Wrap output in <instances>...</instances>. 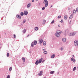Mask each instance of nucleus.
<instances>
[{"label": "nucleus", "mask_w": 78, "mask_h": 78, "mask_svg": "<svg viewBox=\"0 0 78 78\" xmlns=\"http://www.w3.org/2000/svg\"><path fill=\"white\" fill-rule=\"evenodd\" d=\"M74 45L75 46H77L78 45V41H75L74 42Z\"/></svg>", "instance_id": "7ed1b4c3"}, {"label": "nucleus", "mask_w": 78, "mask_h": 78, "mask_svg": "<svg viewBox=\"0 0 78 78\" xmlns=\"http://www.w3.org/2000/svg\"><path fill=\"white\" fill-rule=\"evenodd\" d=\"M30 36V34H28V35L27 36V37H28Z\"/></svg>", "instance_id": "a18cd8bd"}, {"label": "nucleus", "mask_w": 78, "mask_h": 78, "mask_svg": "<svg viewBox=\"0 0 78 78\" xmlns=\"http://www.w3.org/2000/svg\"><path fill=\"white\" fill-rule=\"evenodd\" d=\"M40 14H42V12H40Z\"/></svg>", "instance_id": "37998d69"}, {"label": "nucleus", "mask_w": 78, "mask_h": 78, "mask_svg": "<svg viewBox=\"0 0 78 78\" xmlns=\"http://www.w3.org/2000/svg\"><path fill=\"white\" fill-rule=\"evenodd\" d=\"M43 44L44 45H46V42L45 41H44L43 42Z\"/></svg>", "instance_id": "bb28decb"}, {"label": "nucleus", "mask_w": 78, "mask_h": 78, "mask_svg": "<svg viewBox=\"0 0 78 78\" xmlns=\"http://www.w3.org/2000/svg\"><path fill=\"white\" fill-rule=\"evenodd\" d=\"M74 57L75 56H74V55H73V58H74Z\"/></svg>", "instance_id": "de8ad7c7"}, {"label": "nucleus", "mask_w": 78, "mask_h": 78, "mask_svg": "<svg viewBox=\"0 0 78 78\" xmlns=\"http://www.w3.org/2000/svg\"><path fill=\"white\" fill-rule=\"evenodd\" d=\"M34 42H32L31 43V47H34Z\"/></svg>", "instance_id": "6e6552de"}, {"label": "nucleus", "mask_w": 78, "mask_h": 78, "mask_svg": "<svg viewBox=\"0 0 78 78\" xmlns=\"http://www.w3.org/2000/svg\"><path fill=\"white\" fill-rule=\"evenodd\" d=\"M26 22V20H23V23L24 24Z\"/></svg>", "instance_id": "4be33fe9"}, {"label": "nucleus", "mask_w": 78, "mask_h": 78, "mask_svg": "<svg viewBox=\"0 0 78 78\" xmlns=\"http://www.w3.org/2000/svg\"><path fill=\"white\" fill-rule=\"evenodd\" d=\"M39 5H41V3H39Z\"/></svg>", "instance_id": "5fc2aeb1"}, {"label": "nucleus", "mask_w": 78, "mask_h": 78, "mask_svg": "<svg viewBox=\"0 0 78 78\" xmlns=\"http://www.w3.org/2000/svg\"><path fill=\"white\" fill-rule=\"evenodd\" d=\"M22 60L23 61V62H25V58L23 57L22 58Z\"/></svg>", "instance_id": "a211bd4d"}, {"label": "nucleus", "mask_w": 78, "mask_h": 78, "mask_svg": "<svg viewBox=\"0 0 78 78\" xmlns=\"http://www.w3.org/2000/svg\"><path fill=\"white\" fill-rule=\"evenodd\" d=\"M62 40L63 42H66V38H63Z\"/></svg>", "instance_id": "9b49d317"}, {"label": "nucleus", "mask_w": 78, "mask_h": 78, "mask_svg": "<svg viewBox=\"0 0 78 78\" xmlns=\"http://www.w3.org/2000/svg\"><path fill=\"white\" fill-rule=\"evenodd\" d=\"M60 25L59 24V25H58V27H60Z\"/></svg>", "instance_id": "49530a36"}, {"label": "nucleus", "mask_w": 78, "mask_h": 78, "mask_svg": "<svg viewBox=\"0 0 78 78\" xmlns=\"http://www.w3.org/2000/svg\"><path fill=\"white\" fill-rule=\"evenodd\" d=\"M43 51H44V52L46 51V50L45 49H43Z\"/></svg>", "instance_id": "a19ab883"}, {"label": "nucleus", "mask_w": 78, "mask_h": 78, "mask_svg": "<svg viewBox=\"0 0 78 78\" xmlns=\"http://www.w3.org/2000/svg\"><path fill=\"white\" fill-rule=\"evenodd\" d=\"M24 15V13L23 12H21L20 13V16H23Z\"/></svg>", "instance_id": "412c9836"}, {"label": "nucleus", "mask_w": 78, "mask_h": 78, "mask_svg": "<svg viewBox=\"0 0 78 78\" xmlns=\"http://www.w3.org/2000/svg\"><path fill=\"white\" fill-rule=\"evenodd\" d=\"M34 30L35 31H37L39 30V28L37 27H35Z\"/></svg>", "instance_id": "2eb2a0df"}, {"label": "nucleus", "mask_w": 78, "mask_h": 78, "mask_svg": "<svg viewBox=\"0 0 78 78\" xmlns=\"http://www.w3.org/2000/svg\"><path fill=\"white\" fill-rule=\"evenodd\" d=\"M62 32L61 30H58L56 31V33L55 34V35L56 37H59L60 34H61Z\"/></svg>", "instance_id": "f257e3e1"}, {"label": "nucleus", "mask_w": 78, "mask_h": 78, "mask_svg": "<svg viewBox=\"0 0 78 78\" xmlns=\"http://www.w3.org/2000/svg\"><path fill=\"white\" fill-rule=\"evenodd\" d=\"M42 59H43L41 58V59L39 60V61H38L39 64H40V63H41V62H42Z\"/></svg>", "instance_id": "9d476101"}, {"label": "nucleus", "mask_w": 78, "mask_h": 78, "mask_svg": "<svg viewBox=\"0 0 78 78\" xmlns=\"http://www.w3.org/2000/svg\"><path fill=\"white\" fill-rule=\"evenodd\" d=\"M73 12L74 14H76V10L75 9L73 10Z\"/></svg>", "instance_id": "5701e85b"}, {"label": "nucleus", "mask_w": 78, "mask_h": 78, "mask_svg": "<svg viewBox=\"0 0 78 78\" xmlns=\"http://www.w3.org/2000/svg\"><path fill=\"white\" fill-rule=\"evenodd\" d=\"M55 54H53V55L51 56V58H55Z\"/></svg>", "instance_id": "dca6fc26"}, {"label": "nucleus", "mask_w": 78, "mask_h": 78, "mask_svg": "<svg viewBox=\"0 0 78 78\" xmlns=\"http://www.w3.org/2000/svg\"><path fill=\"white\" fill-rule=\"evenodd\" d=\"M63 22H64V21H63V20H62V19H61V23H63Z\"/></svg>", "instance_id": "f704fd0d"}, {"label": "nucleus", "mask_w": 78, "mask_h": 78, "mask_svg": "<svg viewBox=\"0 0 78 78\" xmlns=\"http://www.w3.org/2000/svg\"><path fill=\"white\" fill-rule=\"evenodd\" d=\"M16 17L18 18V19H21L22 18L21 16L19 15H17Z\"/></svg>", "instance_id": "1a4fd4ad"}, {"label": "nucleus", "mask_w": 78, "mask_h": 78, "mask_svg": "<svg viewBox=\"0 0 78 78\" xmlns=\"http://www.w3.org/2000/svg\"><path fill=\"white\" fill-rule=\"evenodd\" d=\"M38 1V0H36V1Z\"/></svg>", "instance_id": "6e6d98bb"}, {"label": "nucleus", "mask_w": 78, "mask_h": 78, "mask_svg": "<svg viewBox=\"0 0 78 78\" xmlns=\"http://www.w3.org/2000/svg\"><path fill=\"white\" fill-rule=\"evenodd\" d=\"M7 56L8 57L9 56V53L8 52L7 54Z\"/></svg>", "instance_id": "c9c22d12"}, {"label": "nucleus", "mask_w": 78, "mask_h": 78, "mask_svg": "<svg viewBox=\"0 0 78 78\" xmlns=\"http://www.w3.org/2000/svg\"><path fill=\"white\" fill-rule=\"evenodd\" d=\"M42 73H43L42 71H40V73H38V75H39V76H41Z\"/></svg>", "instance_id": "ddd939ff"}, {"label": "nucleus", "mask_w": 78, "mask_h": 78, "mask_svg": "<svg viewBox=\"0 0 78 78\" xmlns=\"http://www.w3.org/2000/svg\"><path fill=\"white\" fill-rule=\"evenodd\" d=\"M57 74H58V75H59V72H58L57 73Z\"/></svg>", "instance_id": "3c124183"}, {"label": "nucleus", "mask_w": 78, "mask_h": 78, "mask_svg": "<svg viewBox=\"0 0 78 78\" xmlns=\"http://www.w3.org/2000/svg\"><path fill=\"white\" fill-rule=\"evenodd\" d=\"M60 18H61V16H58V19H60Z\"/></svg>", "instance_id": "c756f323"}, {"label": "nucleus", "mask_w": 78, "mask_h": 78, "mask_svg": "<svg viewBox=\"0 0 78 78\" xmlns=\"http://www.w3.org/2000/svg\"><path fill=\"white\" fill-rule=\"evenodd\" d=\"M13 36H14V39H16V34H14L13 35Z\"/></svg>", "instance_id": "c85d7f7f"}, {"label": "nucleus", "mask_w": 78, "mask_h": 78, "mask_svg": "<svg viewBox=\"0 0 78 78\" xmlns=\"http://www.w3.org/2000/svg\"><path fill=\"white\" fill-rule=\"evenodd\" d=\"M76 12H78V7H77L76 9Z\"/></svg>", "instance_id": "58836bf2"}, {"label": "nucleus", "mask_w": 78, "mask_h": 78, "mask_svg": "<svg viewBox=\"0 0 78 78\" xmlns=\"http://www.w3.org/2000/svg\"><path fill=\"white\" fill-rule=\"evenodd\" d=\"M60 22H61V21H60Z\"/></svg>", "instance_id": "13d9d810"}, {"label": "nucleus", "mask_w": 78, "mask_h": 78, "mask_svg": "<svg viewBox=\"0 0 78 78\" xmlns=\"http://www.w3.org/2000/svg\"><path fill=\"white\" fill-rule=\"evenodd\" d=\"M24 14L25 16H27L28 14V12L27 11L25 10L24 12Z\"/></svg>", "instance_id": "39448f33"}, {"label": "nucleus", "mask_w": 78, "mask_h": 78, "mask_svg": "<svg viewBox=\"0 0 78 78\" xmlns=\"http://www.w3.org/2000/svg\"><path fill=\"white\" fill-rule=\"evenodd\" d=\"M71 24V21H70V22H69V24Z\"/></svg>", "instance_id": "09e8293b"}, {"label": "nucleus", "mask_w": 78, "mask_h": 78, "mask_svg": "<svg viewBox=\"0 0 78 78\" xmlns=\"http://www.w3.org/2000/svg\"><path fill=\"white\" fill-rule=\"evenodd\" d=\"M34 45H36L37 44V41H34Z\"/></svg>", "instance_id": "6ab92c4d"}, {"label": "nucleus", "mask_w": 78, "mask_h": 78, "mask_svg": "<svg viewBox=\"0 0 78 78\" xmlns=\"http://www.w3.org/2000/svg\"><path fill=\"white\" fill-rule=\"evenodd\" d=\"M76 67H74L73 69V71H75L76 70Z\"/></svg>", "instance_id": "b1692460"}, {"label": "nucleus", "mask_w": 78, "mask_h": 78, "mask_svg": "<svg viewBox=\"0 0 78 78\" xmlns=\"http://www.w3.org/2000/svg\"><path fill=\"white\" fill-rule=\"evenodd\" d=\"M76 34V32H74L73 33H70V35L71 36H75Z\"/></svg>", "instance_id": "20e7f679"}, {"label": "nucleus", "mask_w": 78, "mask_h": 78, "mask_svg": "<svg viewBox=\"0 0 78 78\" xmlns=\"http://www.w3.org/2000/svg\"><path fill=\"white\" fill-rule=\"evenodd\" d=\"M34 2V0H32V2Z\"/></svg>", "instance_id": "c03bdc74"}, {"label": "nucleus", "mask_w": 78, "mask_h": 78, "mask_svg": "<svg viewBox=\"0 0 78 78\" xmlns=\"http://www.w3.org/2000/svg\"><path fill=\"white\" fill-rule=\"evenodd\" d=\"M31 3H29L27 5V8H30V7L31 6Z\"/></svg>", "instance_id": "423d86ee"}, {"label": "nucleus", "mask_w": 78, "mask_h": 78, "mask_svg": "<svg viewBox=\"0 0 78 78\" xmlns=\"http://www.w3.org/2000/svg\"><path fill=\"white\" fill-rule=\"evenodd\" d=\"M54 73H55L54 71H52L50 73V74H53Z\"/></svg>", "instance_id": "aec40b11"}, {"label": "nucleus", "mask_w": 78, "mask_h": 78, "mask_svg": "<svg viewBox=\"0 0 78 78\" xmlns=\"http://www.w3.org/2000/svg\"><path fill=\"white\" fill-rule=\"evenodd\" d=\"M63 50H64V48H63L62 47H61V51H62Z\"/></svg>", "instance_id": "72a5a7b5"}, {"label": "nucleus", "mask_w": 78, "mask_h": 78, "mask_svg": "<svg viewBox=\"0 0 78 78\" xmlns=\"http://www.w3.org/2000/svg\"><path fill=\"white\" fill-rule=\"evenodd\" d=\"M52 6H53V5H51V7H52Z\"/></svg>", "instance_id": "603ef678"}, {"label": "nucleus", "mask_w": 78, "mask_h": 78, "mask_svg": "<svg viewBox=\"0 0 78 78\" xmlns=\"http://www.w3.org/2000/svg\"><path fill=\"white\" fill-rule=\"evenodd\" d=\"M45 62V60H43V61H42V63H43V62Z\"/></svg>", "instance_id": "79ce46f5"}, {"label": "nucleus", "mask_w": 78, "mask_h": 78, "mask_svg": "<svg viewBox=\"0 0 78 78\" xmlns=\"http://www.w3.org/2000/svg\"><path fill=\"white\" fill-rule=\"evenodd\" d=\"M43 42V40L41 39L39 40V42L40 44H42Z\"/></svg>", "instance_id": "0eeeda50"}, {"label": "nucleus", "mask_w": 78, "mask_h": 78, "mask_svg": "<svg viewBox=\"0 0 78 78\" xmlns=\"http://www.w3.org/2000/svg\"><path fill=\"white\" fill-rule=\"evenodd\" d=\"M26 29H24L23 30V33H26Z\"/></svg>", "instance_id": "a878e982"}, {"label": "nucleus", "mask_w": 78, "mask_h": 78, "mask_svg": "<svg viewBox=\"0 0 78 78\" xmlns=\"http://www.w3.org/2000/svg\"><path fill=\"white\" fill-rule=\"evenodd\" d=\"M64 19L65 20H67V15H65L64 16Z\"/></svg>", "instance_id": "f8f14e48"}, {"label": "nucleus", "mask_w": 78, "mask_h": 78, "mask_svg": "<svg viewBox=\"0 0 78 78\" xmlns=\"http://www.w3.org/2000/svg\"><path fill=\"white\" fill-rule=\"evenodd\" d=\"M6 78H10V76H9V75H8L7 76Z\"/></svg>", "instance_id": "2f4dec72"}, {"label": "nucleus", "mask_w": 78, "mask_h": 78, "mask_svg": "<svg viewBox=\"0 0 78 78\" xmlns=\"http://www.w3.org/2000/svg\"><path fill=\"white\" fill-rule=\"evenodd\" d=\"M73 14H71L70 16L69 17V19H72L73 18Z\"/></svg>", "instance_id": "4468645a"}, {"label": "nucleus", "mask_w": 78, "mask_h": 78, "mask_svg": "<svg viewBox=\"0 0 78 78\" xmlns=\"http://www.w3.org/2000/svg\"><path fill=\"white\" fill-rule=\"evenodd\" d=\"M46 22V20H44L43 21V24H45V23Z\"/></svg>", "instance_id": "393cba45"}, {"label": "nucleus", "mask_w": 78, "mask_h": 78, "mask_svg": "<svg viewBox=\"0 0 78 78\" xmlns=\"http://www.w3.org/2000/svg\"><path fill=\"white\" fill-rule=\"evenodd\" d=\"M44 54H47V51H45L43 52Z\"/></svg>", "instance_id": "cd10ccee"}, {"label": "nucleus", "mask_w": 78, "mask_h": 78, "mask_svg": "<svg viewBox=\"0 0 78 78\" xmlns=\"http://www.w3.org/2000/svg\"><path fill=\"white\" fill-rule=\"evenodd\" d=\"M29 53H31V51H30V52H29Z\"/></svg>", "instance_id": "864d4df0"}, {"label": "nucleus", "mask_w": 78, "mask_h": 78, "mask_svg": "<svg viewBox=\"0 0 78 78\" xmlns=\"http://www.w3.org/2000/svg\"><path fill=\"white\" fill-rule=\"evenodd\" d=\"M9 70V71H11V70H12V67H10Z\"/></svg>", "instance_id": "7c9ffc66"}, {"label": "nucleus", "mask_w": 78, "mask_h": 78, "mask_svg": "<svg viewBox=\"0 0 78 78\" xmlns=\"http://www.w3.org/2000/svg\"><path fill=\"white\" fill-rule=\"evenodd\" d=\"M68 10H70V8H68Z\"/></svg>", "instance_id": "8fccbe9b"}, {"label": "nucleus", "mask_w": 78, "mask_h": 78, "mask_svg": "<svg viewBox=\"0 0 78 78\" xmlns=\"http://www.w3.org/2000/svg\"><path fill=\"white\" fill-rule=\"evenodd\" d=\"M75 61H76V60H75V59H74V60H73V62H75Z\"/></svg>", "instance_id": "ea45409f"}, {"label": "nucleus", "mask_w": 78, "mask_h": 78, "mask_svg": "<svg viewBox=\"0 0 78 78\" xmlns=\"http://www.w3.org/2000/svg\"><path fill=\"white\" fill-rule=\"evenodd\" d=\"M46 78V77H44V78Z\"/></svg>", "instance_id": "4d7b16f0"}, {"label": "nucleus", "mask_w": 78, "mask_h": 78, "mask_svg": "<svg viewBox=\"0 0 78 78\" xmlns=\"http://www.w3.org/2000/svg\"><path fill=\"white\" fill-rule=\"evenodd\" d=\"M54 22H55V21L54 20H53L52 21V22H51V24L53 23H54Z\"/></svg>", "instance_id": "473e14b6"}, {"label": "nucleus", "mask_w": 78, "mask_h": 78, "mask_svg": "<svg viewBox=\"0 0 78 78\" xmlns=\"http://www.w3.org/2000/svg\"><path fill=\"white\" fill-rule=\"evenodd\" d=\"M45 9V8L43 7L42 8V10H44V9Z\"/></svg>", "instance_id": "4c0bfd02"}, {"label": "nucleus", "mask_w": 78, "mask_h": 78, "mask_svg": "<svg viewBox=\"0 0 78 78\" xmlns=\"http://www.w3.org/2000/svg\"><path fill=\"white\" fill-rule=\"evenodd\" d=\"M74 59V58H73V57L72 58H71V61H73V60Z\"/></svg>", "instance_id": "e433bc0d"}, {"label": "nucleus", "mask_w": 78, "mask_h": 78, "mask_svg": "<svg viewBox=\"0 0 78 78\" xmlns=\"http://www.w3.org/2000/svg\"><path fill=\"white\" fill-rule=\"evenodd\" d=\"M43 3L45 4V7H47V6H48V1L44 0V1Z\"/></svg>", "instance_id": "f03ea898"}, {"label": "nucleus", "mask_w": 78, "mask_h": 78, "mask_svg": "<svg viewBox=\"0 0 78 78\" xmlns=\"http://www.w3.org/2000/svg\"><path fill=\"white\" fill-rule=\"evenodd\" d=\"M39 61L38 60H37L35 62V64L36 66H37L38 65V62Z\"/></svg>", "instance_id": "f3484780"}]
</instances>
